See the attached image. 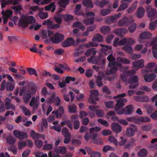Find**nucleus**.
I'll use <instances>...</instances> for the list:
<instances>
[{
  "mask_svg": "<svg viewBox=\"0 0 157 157\" xmlns=\"http://www.w3.org/2000/svg\"><path fill=\"white\" fill-rule=\"evenodd\" d=\"M35 101V98L34 97H33L29 103V105L31 107L33 106V109L34 110L36 109L38 106V104L34 105H33Z\"/></svg>",
  "mask_w": 157,
  "mask_h": 157,
  "instance_id": "3c124183",
  "label": "nucleus"
},
{
  "mask_svg": "<svg viewBox=\"0 0 157 157\" xmlns=\"http://www.w3.org/2000/svg\"><path fill=\"white\" fill-rule=\"evenodd\" d=\"M127 140L124 136H121L119 139L118 145L123 146L125 145L127 142Z\"/></svg>",
  "mask_w": 157,
  "mask_h": 157,
  "instance_id": "e433bc0d",
  "label": "nucleus"
},
{
  "mask_svg": "<svg viewBox=\"0 0 157 157\" xmlns=\"http://www.w3.org/2000/svg\"><path fill=\"white\" fill-rule=\"evenodd\" d=\"M107 59L109 63L106 72L108 74L114 73L117 70L118 67H121L122 63L128 64L130 63L129 59L120 57L117 58L116 62H115V59L111 54L108 56Z\"/></svg>",
  "mask_w": 157,
  "mask_h": 157,
  "instance_id": "f03ea898",
  "label": "nucleus"
},
{
  "mask_svg": "<svg viewBox=\"0 0 157 157\" xmlns=\"http://www.w3.org/2000/svg\"><path fill=\"white\" fill-rule=\"evenodd\" d=\"M125 96V94L123 93L113 97L115 99L120 98L117 101V103L115 107V110L119 114H130L133 110V107L132 105H128L126 106L124 109H122V108L124 105L125 103L127 102V100L125 98H121L124 97Z\"/></svg>",
  "mask_w": 157,
  "mask_h": 157,
  "instance_id": "f257e3e1",
  "label": "nucleus"
},
{
  "mask_svg": "<svg viewBox=\"0 0 157 157\" xmlns=\"http://www.w3.org/2000/svg\"><path fill=\"white\" fill-rule=\"evenodd\" d=\"M1 2V7L3 9L5 6L8 4H12L16 5L19 2L21 1L22 0H0Z\"/></svg>",
  "mask_w": 157,
  "mask_h": 157,
  "instance_id": "2eb2a0df",
  "label": "nucleus"
},
{
  "mask_svg": "<svg viewBox=\"0 0 157 157\" xmlns=\"http://www.w3.org/2000/svg\"><path fill=\"white\" fill-rule=\"evenodd\" d=\"M127 30L125 28L119 29H115L114 32L119 36H121L122 33H126Z\"/></svg>",
  "mask_w": 157,
  "mask_h": 157,
  "instance_id": "7c9ffc66",
  "label": "nucleus"
},
{
  "mask_svg": "<svg viewBox=\"0 0 157 157\" xmlns=\"http://www.w3.org/2000/svg\"><path fill=\"white\" fill-rule=\"evenodd\" d=\"M89 153L90 155V157H101V154L99 152L91 151H89Z\"/></svg>",
  "mask_w": 157,
  "mask_h": 157,
  "instance_id": "a18cd8bd",
  "label": "nucleus"
},
{
  "mask_svg": "<svg viewBox=\"0 0 157 157\" xmlns=\"http://www.w3.org/2000/svg\"><path fill=\"white\" fill-rule=\"evenodd\" d=\"M111 128L113 131L116 133H119L121 130V127L118 124L113 123L111 124Z\"/></svg>",
  "mask_w": 157,
  "mask_h": 157,
  "instance_id": "4be33fe9",
  "label": "nucleus"
},
{
  "mask_svg": "<svg viewBox=\"0 0 157 157\" xmlns=\"http://www.w3.org/2000/svg\"><path fill=\"white\" fill-rule=\"evenodd\" d=\"M123 49L124 50L125 52L131 54L133 52V50L132 47L130 46H126L123 47Z\"/></svg>",
  "mask_w": 157,
  "mask_h": 157,
  "instance_id": "09e8293b",
  "label": "nucleus"
},
{
  "mask_svg": "<svg viewBox=\"0 0 157 157\" xmlns=\"http://www.w3.org/2000/svg\"><path fill=\"white\" fill-rule=\"evenodd\" d=\"M48 157H61L56 153L51 151H50L48 153Z\"/></svg>",
  "mask_w": 157,
  "mask_h": 157,
  "instance_id": "774afa93",
  "label": "nucleus"
},
{
  "mask_svg": "<svg viewBox=\"0 0 157 157\" xmlns=\"http://www.w3.org/2000/svg\"><path fill=\"white\" fill-rule=\"evenodd\" d=\"M119 39L118 38H116L114 40L113 42V45L115 46L118 45H123L125 44H128L127 38H125L121 40L119 42Z\"/></svg>",
  "mask_w": 157,
  "mask_h": 157,
  "instance_id": "f3484780",
  "label": "nucleus"
},
{
  "mask_svg": "<svg viewBox=\"0 0 157 157\" xmlns=\"http://www.w3.org/2000/svg\"><path fill=\"white\" fill-rule=\"evenodd\" d=\"M68 109L69 112L70 113H75L76 110V107L75 105L73 104L71 105H69Z\"/></svg>",
  "mask_w": 157,
  "mask_h": 157,
  "instance_id": "69168bd1",
  "label": "nucleus"
},
{
  "mask_svg": "<svg viewBox=\"0 0 157 157\" xmlns=\"http://www.w3.org/2000/svg\"><path fill=\"white\" fill-rule=\"evenodd\" d=\"M95 49L93 48H90L87 50L85 53V55L86 56H89L91 55H95L96 52L94 50Z\"/></svg>",
  "mask_w": 157,
  "mask_h": 157,
  "instance_id": "ea45409f",
  "label": "nucleus"
},
{
  "mask_svg": "<svg viewBox=\"0 0 157 157\" xmlns=\"http://www.w3.org/2000/svg\"><path fill=\"white\" fill-rule=\"evenodd\" d=\"M144 60L143 59L136 60L132 64L133 66L136 69V70L139 69L144 67Z\"/></svg>",
  "mask_w": 157,
  "mask_h": 157,
  "instance_id": "4468645a",
  "label": "nucleus"
},
{
  "mask_svg": "<svg viewBox=\"0 0 157 157\" xmlns=\"http://www.w3.org/2000/svg\"><path fill=\"white\" fill-rule=\"evenodd\" d=\"M5 104V107L6 110L11 109L12 110H14L15 107L14 105L12 104L11 103H6Z\"/></svg>",
  "mask_w": 157,
  "mask_h": 157,
  "instance_id": "338daca9",
  "label": "nucleus"
},
{
  "mask_svg": "<svg viewBox=\"0 0 157 157\" xmlns=\"http://www.w3.org/2000/svg\"><path fill=\"white\" fill-rule=\"evenodd\" d=\"M27 70L29 74L31 75H35L36 76H37V74L36 70L34 68H27Z\"/></svg>",
  "mask_w": 157,
  "mask_h": 157,
  "instance_id": "864d4df0",
  "label": "nucleus"
},
{
  "mask_svg": "<svg viewBox=\"0 0 157 157\" xmlns=\"http://www.w3.org/2000/svg\"><path fill=\"white\" fill-rule=\"evenodd\" d=\"M41 34L42 38L46 39L48 36L50 39L51 36L53 34V32L51 31L44 29L41 32Z\"/></svg>",
  "mask_w": 157,
  "mask_h": 157,
  "instance_id": "412c9836",
  "label": "nucleus"
},
{
  "mask_svg": "<svg viewBox=\"0 0 157 157\" xmlns=\"http://www.w3.org/2000/svg\"><path fill=\"white\" fill-rule=\"evenodd\" d=\"M147 16L148 17L151 18V20L154 19L155 16H157L156 10L155 9L152 8L150 6L147 7Z\"/></svg>",
  "mask_w": 157,
  "mask_h": 157,
  "instance_id": "f8f14e48",
  "label": "nucleus"
},
{
  "mask_svg": "<svg viewBox=\"0 0 157 157\" xmlns=\"http://www.w3.org/2000/svg\"><path fill=\"white\" fill-rule=\"evenodd\" d=\"M135 71L134 70H132L131 71H125L124 72V74L125 75H121V80L124 82H126L127 80V78L126 77V75H132L135 72Z\"/></svg>",
  "mask_w": 157,
  "mask_h": 157,
  "instance_id": "2f4dec72",
  "label": "nucleus"
},
{
  "mask_svg": "<svg viewBox=\"0 0 157 157\" xmlns=\"http://www.w3.org/2000/svg\"><path fill=\"white\" fill-rule=\"evenodd\" d=\"M52 0H33V2L40 5H43L50 3Z\"/></svg>",
  "mask_w": 157,
  "mask_h": 157,
  "instance_id": "c9c22d12",
  "label": "nucleus"
},
{
  "mask_svg": "<svg viewBox=\"0 0 157 157\" xmlns=\"http://www.w3.org/2000/svg\"><path fill=\"white\" fill-rule=\"evenodd\" d=\"M14 88V85L12 84L10 82H8L6 86V90L8 91L13 90Z\"/></svg>",
  "mask_w": 157,
  "mask_h": 157,
  "instance_id": "8fccbe9b",
  "label": "nucleus"
},
{
  "mask_svg": "<svg viewBox=\"0 0 157 157\" xmlns=\"http://www.w3.org/2000/svg\"><path fill=\"white\" fill-rule=\"evenodd\" d=\"M138 79L139 78L136 75L132 76L130 79L127 82V83L130 84L129 88L130 89L135 88L138 84Z\"/></svg>",
  "mask_w": 157,
  "mask_h": 157,
  "instance_id": "6e6552de",
  "label": "nucleus"
},
{
  "mask_svg": "<svg viewBox=\"0 0 157 157\" xmlns=\"http://www.w3.org/2000/svg\"><path fill=\"white\" fill-rule=\"evenodd\" d=\"M104 75L103 74H99V76L96 77V83L97 86L98 87H100L103 85V83L101 82V80L102 79V77Z\"/></svg>",
  "mask_w": 157,
  "mask_h": 157,
  "instance_id": "473e14b6",
  "label": "nucleus"
},
{
  "mask_svg": "<svg viewBox=\"0 0 157 157\" xmlns=\"http://www.w3.org/2000/svg\"><path fill=\"white\" fill-rule=\"evenodd\" d=\"M56 95V93L55 92H53L52 94V96L48 98L47 99V102L50 104L53 103L55 101Z\"/></svg>",
  "mask_w": 157,
  "mask_h": 157,
  "instance_id": "37998d69",
  "label": "nucleus"
},
{
  "mask_svg": "<svg viewBox=\"0 0 157 157\" xmlns=\"http://www.w3.org/2000/svg\"><path fill=\"white\" fill-rule=\"evenodd\" d=\"M55 151L58 153L64 154L67 151V148L65 146L59 147L55 148Z\"/></svg>",
  "mask_w": 157,
  "mask_h": 157,
  "instance_id": "c85d7f7f",
  "label": "nucleus"
},
{
  "mask_svg": "<svg viewBox=\"0 0 157 157\" xmlns=\"http://www.w3.org/2000/svg\"><path fill=\"white\" fill-rule=\"evenodd\" d=\"M138 3L137 1L134 2L132 6L130 7L127 10V12L128 13H130L133 12L136 9Z\"/></svg>",
  "mask_w": 157,
  "mask_h": 157,
  "instance_id": "a19ab883",
  "label": "nucleus"
},
{
  "mask_svg": "<svg viewBox=\"0 0 157 157\" xmlns=\"http://www.w3.org/2000/svg\"><path fill=\"white\" fill-rule=\"evenodd\" d=\"M125 2H123V0H122L121 2L122 4L118 9V11L123 10L128 7L129 4L127 3H125Z\"/></svg>",
  "mask_w": 157,
  "mask_h": 157,
  "instance_id": "4c0bfd02",
  "label": "nucleus"
},
{
  "mask_svg": "<svg viewBox=\"0 0 157 157\" xmlns=\"http://www.w3.org/2000/svg\"><path fill=\"white\" fill-rule=\"evenodd\" d=\"M128 21V20L127 17H125L118 22V25L119 26H123L124 25H126Z\"/></svg>",
  "mask_w": 157,
  "mask_h": 157,
  "instance_id": "c03bdc74",
  "label": "nucleus"
},
{
  "mask_svg": "<svg viewBox=\"0 0 157 157\" xmlns=\"http://www.w3.org/2000/svg\"><path fill=\"white\" fill-rule=\"evenodd\" d=\"M63 113V108L62 106L60 107L57 110L53 111L52 112V114H56L57 118H59L62 117Z\"/></svg>",
  "mask_w": 157,
  "mask_h": 157,
  "instance_id": "5701e85b",
  "label": "nucleus"
},
{
  "mask_svg": "<svg viewBox=\"0 0 157 157\" xmlns=\"http://www.w3.org/2000/svg\"><path fill=\"white\" fill-rule=\"evenodd\" d=\"M22 109L25 116L30 115L31 112L29 109L24 106L22 107Z\"/></svg>",
  "mask_w": 157,
  "mask_h": 157,
  "instance_id": "13d9d810",
  "label": "nucleus"
},
{
  "mask_svg": "<svg viewBox=\"0 0 157 157\" xmlns=\"http://www.w3.org/2000/svg\"><path fill=\"white\" fill-rule=\"evenodd\" d=\"M90 98L88 99V102L94 105H96V103L95 101L98 100V96L99 95V93L97 90H92L90 91Z\"/></svg>",
  "mask_w": 157,
  "mask_h": 157,
  "instance_id": "0eeeda50",
  "label": "nucleus"
},
{
  "mask_svg": "<svg viewBox=\"0 0 157 157\" xmlns=\"http://www.w3.org/2000/svg\"><path fill=\"white\" fill-rule=\"evenodd\" d=\"M44 25H47L50 29H57L60 27V25L58 24H53L51 20L48 19L45 21L43 23Z\"/></svg>",
  "mask_w": 157,
  "mask_h": 157,
  "instance_id": "a211bd4d",
  "label": "nucleus"
},
{
  "mask_svg": "<svg viewBox=\"0 0 157 157\" xmlns=\"http://www.w3.org/2000/svg\"><path fill=\"white\" fill-rule=\"evenodd\" d=\"M30 136L34 140L39 139H44L45 138V136L44 135L36 133L34 130L31 131Z\"/></svg>",
  "mask_w": 157,
  "mask_h": 157,
  "instance_id": "dca6fc26",
  "label": "nucleus"
},
{
  "mask_svg": "<svg viewBox=\"0 0 157 157\" xmlns=\"http://www.w3.org/2000/svg\"><path fill=\"white\" fill-rule=\"evenodd\" d=\"M130 126V127L128 128L126 130V135L129 137L133 136L137 130V127L135 125L131 124Z\"/></svg>",
  "mask_w": 157,
  "mask_h": 157,
  "instance_id": "9b49d317",
  "label": "nucleus"
},
{
  "mask_svg": "<svg viewBox=\"0 0 157 157\" xmlns=\"http://www.w3.org/2000/svg\"><path fill=\"white\" fill-rule=\"evenodd\" d=\"M111 12V10L109 9H103L101 10L100 13L102 15L105 16L110 14Z\"/></svg>",
  "mask_w": 157,
  "mask_h": 157,
  "instance_id": "49530a36",
  "label": "nucleus"
},
{
  "mask_svg": "<svg viewBox=\"0 0 157 157\" xmlns=\"http://www.w3.org/2000/svg\"><path fill=\"white\" fill-rule=\"evenodd\" d=\"M11 8L14 10L15 12L18 13L22 9V6L21 5H18L16 6H12Z\"/></svg>",
  "mask_w": 157,
  "mask_h": 157,
  "instance_id": "5fc2aeb1",
  "label": "nucleus"
},
{
  "mask_svg": "<svg viewBox=\"0 0 157 157\" xmlns=\"http://www.w3.org/2000/svg\"><path fill=\"white\" fill-rule=\"evenodd\" d=\"M152 34L149 32H146L142 33L140 35V39L139 41L140 42V39H145L149 38L152 36Z\"/></svg>",
  "mask_w": 157,
  "mask_h": 157,
  "instance_id": "393cba45",
  "label": "nucleus"
},
{
  "mask_svg": "<svg viewBox=\"0 0 157 157\" xmlns=\"http://www.w3.org/2000/svg\"><path fill=\"white\" fill-rule=\"evenodd\" d=\"M35 21V18L33 16H27L26 15L22 14L19 20L18 25L25 27L28 26L29 24H32Z\"/></svg>",
  "mask_w": 157,
  "mask_h": 157,
  "instance_id": "7ed1b4c3",
  "label": "nucleus"
},
{
  "mask_svg": "<svg viewBox=\"0 0 157 157\" xmlns=\"http://www.w3.org/2000/svg\"><path fill=\"white\" fill-rule=\"evenodd\" d=\"M34 143L36 146L38 148H41L43 145V141L40 140H35Z\"/></svg>",
  "mask_w": 157,
  "mask_h": 157,
  "instance_id": "603ef678",
  "label": "nucleus"
},
{
  "mask_svg": "<svg viewBox=\"0 0 157 157\" xmlns=\"http://www.w3.org/2000/svg\"><path fill=\"white\" fill-rule=\"evenodd\" d=\"M27 145V144L26 143L25 141H20L18 143V147L19 149H21Z\"/></svg>",
  "mask_w": 157,
  "mask_h": 157,
  "instance_id": "052dcab7",
  "label": "nucleus"
},
{
  "mask_svg": "<svg viewBox=\"0 0 157 157\" xmlns=\"http://www.w3.org/2000/svg\"><path fill=\"white\" fill-rule=\"evenodd\" d=\"M147 70L143 69L141 70V73L144 77L145 81L147 82H151L156 77V75L154 73H148Z\"/></svg>",
  "mask_w": 157,
  "mask_h": 157,
  "instance_id": "20e7f679",
  "label": "nucleus"
},
{
  "mask_svg": "<svg viewBox=\"0 0 157 157\" xmlns=\"http://www.w3.org/2000/svg\"><path fill=\"white\" fill-rule=\"evenodd\" d=\"M93 42H91L85 45V46L87 48L91 47H96L98 45V42L103 41L102 37L99 34L96 35L92 39Z\"/></svg>",
  "mask_w": 157,
  "mask_h": 157,
  "instance_id": "39448f33",
  "label": "nucleus"
},
{
  "mask_svg": "<svg viewBox=\"0 0 157 157\" xmlns=\"http://www.w3.org/2000/svg\"><path fill=\"white\" fill-rule=\"evenodd\" d=\"M109 140L110 142L113 143L115 145H118L117 140L114 136H110L109 137Z\"/></svg>",
  "mask_w": 157,
  "mask_h": 157,
  "instance_id": "de8ad7c7",
  "label": "nucleus"
},
{
  "mask_svg": "<svg viewBox=\"0 0 157 157\" xmlns=\"http://www.w3.org/2000/svg\"><path fill=\"white\" fill-rule=\"evenodd\" d=\"M134 98L136 101L141 102L147 101L149 99L148 96H135Z\"/></svg>",
  "mask_w": 157,
  "mask_h": 157,
  "instance_id": "cd10ccee",
  "label": "nucleus"
},
{
  "mask_svg": "<svg viewBox=\"0 0 157 157\" xmlns=\"http://www.w3.org/2000/svg\"><path fill=\"white\" fill-rule=\"evenodd\" d=\"M101 46L102 47H104L101 49V51L105 53L106 55H108L109 54H111L112 53L111 47L106 46L103 44H101Z\"/></svg>",
  "mask_w": 157,
  "mask_h": 157,
  "instance_id": "aec40b11",
  "label": "nucleus"
},
{
  "mask_svg": "<svg viewBox=\"0 0 157 157\" xmlns=\"http://www.w3.org/2000/svg\"><path fill=\"white\" fill-rule=\"evenodd\" d=\"M6 141L9 144H12L15 142V140L12 136L10 135L7 137Z\"/></svg>",
  "mask_w": 157,
  "mask_h": 157,
  "instance_id": "6e6d98bb",
  "label": "nucleus"
},
{
  "mask_svg": "<svg viewBox=\"0 0 157 157\" xmlns=\"http://www.w3.org/2000/svg\"><path fill=\"white\" fill-rule=\"evenodd\" d=\"M63 18V15H58L55 17V19L57 23L60 24L62 21V19Z\"/></svg>",
  "mask_w": 157,
  "mask_h": 157,
  "instance_id": "0e129e2a",
  "label": "nucleus"
},
{
  "mask_svg": "<svg viewBox=\"0 0 157 157\" xmlns=\"http://www.w3.org/2000/svg\"><path fill=\"white\" fill-rule=\"evenodd\" d=\"M147 154V151L145 149H141L137 153V155L139 157H144L146 156Z\"/></svg>",
  "mask_w": 157,
  "mask_h": 157,
  "instance_id": "72a5a7b5",
  "label": "nucleus"
},
{
  "mask_svg": "<svg viewBox=\"0 0 157 157\" xmlns=\"http://www.w3.org/2000/svg\"><path fill=\"white\" fill-rule=\"evenodd\" d=\"M73 26L74 27H78L79 29L82 30H84L85 29V26L79 22H74L73 23Z\"/></svg>",
  "mask_w": 157,
  "mask_h": 157,
  "instance_id": "58836bf2",
  "label": "nucleus"
},
{
  "mask_svg": "<svg viewBox=\"0 0 157 157\" xmlns=\"http://www.w3.org/2000/svg\"><path fill=\"white\" fill-rule=\"evenodd\" d=\"M90 133L91 139L94 140L95 144H100L102 143V140L101 139H98V141H95L98 136L97 133Z\"/></svg>",
  "mask_w": 157,
  "mask_h": 157,
  "instance_id": "b1692460",
  "label": "nucleus"
},
{
  "mask_svg": "<svg viewBox=\"0 0 157 157\" xmlns=\"http://www.w3.org/2000/svg\"><path fill=\"white\" fill-rule=\"evenodd\" d=\"M69 2V0H62L59 2V8L60 10V12L67 5Z\"/></svg>",
  "mask_w": 157,
  "mask_h": 157,
  "instance_id": "c756f323",
  "label": "nucleus"
},
{
  "mask_svg": "<svg viewBox=\"0 0 157 157\" xmlns=\"http://www.w3.org/2000/svg\"><path fill=\"white\" fill-rule=\"evenodd\" d=\"M156 42L157 36L153 39L152 41L147 42L145 44V46L147 47L152 46V52L153 56L156 58H157V43H155V42Z\"/></svg>",
  "mask_w": 157,
  "mask_h": 157,
  "instance_id": "423d86ee",
  "label": "nucleus"
},
{
  "mask_svg": "<svg viewBox=\"0 0 157 157\" xmlns=\"http://www.w3.org/2000/svg\"><path fill=\"white\" fill-rule=\"evenodd\" d=\"M94 13L92 12L86 13L85 16L90 18L83 20V23L87 25H92L94 23Z\"/></svg>",
  "mask_w": 157,
  "mask_h": 157,
  "instance_id": "9d476101",
  "label": "nucleus"
},
{
  "mask_svg": "<svg viewBox=\"0 0 157 157\" xmlns=\"http://www.w3.org/2000/svg\"><path fill=\"white\" fill-rule=\"evenodd\" d=\"M155 63L154 62H151L149 63L146 65V68L147 70L148 71H150L151 72H155Z\"/></svg>",
  "mask_w": 157,
  "mask_h": 157,
  "instance_id": "bb28decb",
  "label": "nucleus"
},
{
  "mask_svg": "<svg viewBox=\"0 0 157 157\" xmlns=\"http://www.w3.org/2000/svg\"><path fill=\"white\" fill-rule=\"evenodd\" d=\"M144 9L141 7H140L137 10V16L138 18H141L144 15Z\"/></svg>",
  "mask_w": 157,
  "mask_h": 157,
  "instance_id": "f704fd0d",
  "label": "nucleus"
},
{
  "mask_svg": "<svg viewBox=\"0 0 157 157\" xmlns=\"http://www.w3.org/2000/svg\"><path fill=\"white\" fill-rule=\"evenodd\" d=\"M69 70L70 68L67 66H64L62 64H59L58 66H56L55 68V71L60 74H63V70Z\"/></svg>",
  "mask_w": 157,
  "mask_h": 157,
  "instance_id": "6ab92c4d",
  "label": "nucleus"
},
{
  "mask_svg": "<svg viewBox=\"0 0 157 157\" xmlns=\"http://www.w3.org/2000/svg\"><path fill=\"white\" fill-rule=\"evenodd\" d=\"M141 128L142 131L147 132L151 130V126L149 124H145L142 126Z\"/></svg>",
  "mask_w": 157,
  "mask_h": 157,
  "instance_id": "4d7b16f0",
  "label": "nucleus"
},
{
  "mask_svg": "<svg viewBox=\"0 0 157 157\" xmlns=\"http://www.w3.org/2000/svg\"><path fill=\"white\" fill-rule=\"evenodd\" d=\"M101 130L100 127H95L91 128L90 129V133H97V132Z\"/></svg>",
  "mask_w": 157,
  "mask_h": 157,
  "instance_id": "680f3d73",
  "label": "nucleus"
},
{
  "mask_svg": "<svg viewBox=\"0 0 157 157\" xmlns=\"http://www.w3.org/2000/svg\"><path fill=\"white\" fill-rule=\"evenodd\" d=\"M62 91L63 93V97L64 100L67 101H68L70 100L69 96L68 94H66V89H63L62 90Z\"/></svg>",
  "mask_w": 157,
  "mask_h": 157,
  "instance_id": "e2e57ef3",
  "label": "nucleus"
},
{
  "mask_svg": "<svg viewBox=\"0 0 157 157\" xmlns=\"http://www.w3.org/2000/svg\"><path fill=\"white\" fill-rule=\"evenodd\" d=\"M1 13L3 20V23L6 24L8 19L12 16L13 11L10 10H7L6 11L3 10Z\"/></svg>",
  "mask_w": 157,
  "mask_h": 157,
  "instance_id": "1a4fd4ad",
  "label": "nucleus"
},
{
  "mask_svg": "<svg viewBox=\"0 0 157 157\" xmlns=\"http://www.w3.org/2000/svg\"><path fill=\"white\" fill-rule=\"evenodd\" d=\"M74 43V40L71 37L68 38L65 40L63 44V47H66L71 45Z\"/></svg>",
  "mask_w": 157,
  "mask_h": 157,
  "instance_id": "a878e982",
  "label": "nucleus"
},
{
  "mask_svg": "<svg viewBox=\"0 0 157 157\" xmlns=\"http://www.w3.org/2000/svg\"><path fill=\"white\" fill-rule=\"evenodd\" d=\"M98 121L99 123L104 125L105 127H108L109 125V124L105 120L101 119H98Z\"/></svg>",
  "mask_w": 157,
  "mask_h": 157,
  "instance_id": "bf43d9fd",
  "label": "nucleus"
},
{
  "mask_svg": "<svg viewBox=\"0 0 157 157\" xmlns=\"http://www.w3.org/2000/svg\"><path fill=\"white\" fill-rule=\"evenodd\" d=\"M88 61L90 63L98 64L100 63V60L98 57H91L88 60Z\"/></svg>",
  "mask_w": 157,
  "mask_h": 157,
  "instance_id": "79ce46f5",
  "label": "nucleus"
},
{
  "mask_svg": "<svg viewBox=\"0 0 157 157\" xmlns=\"http://www.w3.org/2000/svg\"><path fill=\"white\" fill-rule=\"evenodd\" d=\"M64 38L63 35L59 33H56L52 38H51L50 40L53 43H59Z\"/></svg>",
  "mask_w": 157,
  "mask_h": 157,
  "instance_id": "ddd939ff",
  "label": "nucleus"
}]
</instances>
